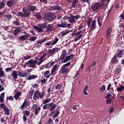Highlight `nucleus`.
I'll return each mask as SVG.
<instances>
[{"instance_id":"obj_1","label":"nucleus","mask_w":124,"mask_h":124,"mask_svg":"<svg viewBox=\"0 0 124 124\" xmlns=\"http://www.w3.org/2000/svg\"><path fill=\"white\" fill-rule=\"evenodd\" d=\"M67 51H66V49H64L62 50L60 58H58V62H60V61H62V63H65V62H69L70 60H72V59L74 58V54H71L68 56H67Z\"/></svg>"},{"instance_id":"obj_2","label":"nucleus","mask_w":124,"mask_h":124,"mask_svg":"<svg viewBox=\"0 0 124 124\" xmlns=\"http://www.w3.org/2000/svg\"><path fill=\"white\" fill-rule=\"evenodd\" d=\"M103 7V4H100V2H97L92 6V9L93 12H97L99 9H101Z\"/></svg>"},{"instance_id":"obj_3","label":"nucleus","mask_w":124,"mask_h":124,"mask_svg":"<svg viewBox=\"0 0 124 124\" xmlns=\"http://www.w3.org/2000/svg\"><path fill=\"white\" fill-rule=\"evenodd\" d=\"M37 63V60H33L32 59L30 60L27 62L25 63L24 66H29V67H31V68H36V64Z\"/></svg>"},{"instance_id":"obj_4","label":"nucleus","mask_w":124,"mask_h":124,"mask_svg":"<svg viewBox=\"0 0 124 124\" xmlns=\"http://www.w3.org/2000/svg\"><path fill=\"white\" fill-rule=\"evenodd\" d=\"M45 18L46 21L53 22V21H55L56 19V14L54 13H48L46 15Z\"/></svg>"},{"instance_id":"obj_5","label":"nucleus","mask_w":124,"mask_h":124,"mask_svg":"<svg viewBox=\"0 0 124 124\" xmlns=\"http://www.w3.org/2000/svg\"><path fill=\"white\" fill-rule=\"evenodd\" d=\"M71 24L70 23H67V22L64 21L61 22V23H59L56 25V27L59 29L62 28L63 29L70 28Z\"/></svg>"},{"instance_id":"obj_6","label":"nucleus","mask_w":124,"mask_h":124,"mask_svg":"<svg viewBox=\"0 0 124 124\" xmlns=\"http://www.w3.org/2000/svg\"><path fill=\"white\" fill-rule=\"evenodd\" d=\"M0 107L2 109H3L4 112L5 113V115H7L8 116L10 115V110L7 107V106L5 105V104L2 103L0 105Z\"/></svg>"},{"instance_id":"obj_7","label":"nucleus","mask_w":124,"mask_h":124,"mask_svg":"<svg viewBox=\"0 0 124 124\" xmlns=\"http://www.w3.org/2000/svg\"><path fill=\"white\" fill-rule=\"evenodd\" d=\"M50 112H51L48 114V117L52 116L53 120H54L55 118L59 117V115H60V110L59 109L56 110L55 113L54 110H50ZM54 114H55L54 115Z\"/></svg>"},{"instance_id":"obj_8","label":"nucleus","mask_w":124,"mask_h":124,"mask_svg":"<svg viewBox=\"0 0 124 124\" xmlns=\"http://www.w3.org/2000/svg\"><path fill=\"white\" fill-rule=\"evenodd\" d=\"M37 104H34L33 105L32 107V109L33 110V111H34V113L35 116H37V115H38L39 113V111H40V110H41V108H40V107L37 108Z\"/></svg>"},{"instance_id":"obj_9","label":"nucleus","mask_w":124,"mask_h":124,"mask_svg":"<svg viewBox=\"0 0 124 124\" xmlns=\"http://www.w3.org/2000/svg\"><path fill=\"white\" fill-rule=\"evenodd\" d=\"M62 6H60L59 5H55L54 6H50L49 7V11H52V10H53V11H60V10H62Z\"/></svg>"},{"instance_id":"obj_10","label":"nucleus","mask_w":124,"mask_h":124,"mask_svg":"<svg viewBox=\"0 0 124 124\" xmlns=\"http://www.w3.org/2000/svg\"><path fill=\"white\" fill-rule=\"evenodd\" d=\"M30 106V102L27 99H25L22 105L20 106L19 107V109L20 110H24V108H27V107H29Z\"/></svg>"},{"instance_id":"obj_11","label":"nucleus","mask_w":124,"mask_h":124,"mask_svg":"<svg viewBox=\"0 0 124 124\" xmlns=\"http://www.w3.org/2000/svg\"><path fill=\"white\" fill-rule=\"evenodd\" d=\"M22 11L23 13L24 14V16H25V18L27 17H29L31 16V11L28 8V7H23L22 9Z\"/></svg>"},{"instance_id":"obj_12","label":"nucleus","mask_w":124,"mask_h":124,"mask_svg":"<svg viewBox=\"0 0 124 124\" xmlns=\"http://www.w3.org/2000/svg\"><path fill=\"white\" fill-rule=\"evenodd\" d=\"M40 93H41V92L38 91H36L33 96V100L36 101L37 99H39V98H40Z\"/></svg>"},{"instance_id":"obj_13","label":"nucleus","mask_w":124,"mask_h":124,"mask_svg":"<svg viewBox=\"0 0 124 124\" xmlns=\"http://www.w3.org/2000/svg\"><path fill=\"white\" fill-rule=\"evenodd\" d=\"M26 34L27 35H23L20 36L19 38V41H25V40H27L28 37H30V34H28V33H26Z\"/></svg>"},{"instance_id":"obj_14","label":"nucleus","mask_w":124,"mask_h":124,"mask_svg":"<svg viewBox=\"0 0 124 124\" xmlns=\"http://www.w3.org/2000/svg\"><path fill=\"white\" fill-rule=\"evenodd\" d=\"M54 24H48L46 27V32H50V31H55V27H53Z\"/></svg>"},{"instance_id":"obj_15","label":"nucleus","mask_w":124,"mask_h":124,"mask_svg":"<svg viewBox=\"0 0 124 124\" xmlns=\"http://www.w3.org/2000/svg\"><path fill=\"white\" fill-rule=\"evenodd\" d=\"M28 8L29 9L31 12H34L35 10H37V7L36 5H28L27 6Z\"/></svg>"},{"instance_id":"obj_16","label":"nucleus","mask_w":124,"mask_h":124,"mask_svg":"<svg viewBox=\"0 0 124 124\" xmlns=\"http://www.w3.org/2000/svg\"><path fill=\"white\" fill-rule=\"evenodd\" d=\"M13 78L15 80L16 79H18V76H19V74H18V72L16 70L13 71L11 74Z\"/></svg>"},{"instance_id":"obj_17","label":"nucleus","mask_w":124,"mask_h":124,"mask_svg":"<svg viewBox=\"0 0 124 124\" xmlns=\"http://www.w3.org/2000/svg\"><path fill=\"white\" fill-rule=\"evenodd\" d=\"M54 103L53 102H51L48 104H46L44 105L43 109L44 110H47V109H50V108L53 105Z\"/></svg>"},{"instance_id":"obj_18","label":"nucleus","mask_w":124,"mask_h":124,"mask_svg":"<svg viewBox=\"0 0 124 124\" xmlns=\"http://www.w3.org/2000/svg\"><path fill=\"white\" fill-rule=\"evenodd\" d=\"M22 30L20 27H16L15 30L14 31L13 34L15 36H17L19 34V32H21Z\"/></svg>"},{"instance_id":"obj_19","label":"nucleus","mask_w":124,"mask_h":124,"mask_svg":"<svg viewBox=\"0 0 124 124\" xmlns=\"http://www.w3.org/2000/svg\"><path fill=\"white\" fill-rule=\"evenodd\" d=\"M57 50H59V47H56L54 48L49 49L48 50V53L49 54H52V55H55V53L57 52H58L59 51H57Z\"/></svg>"},{"instance_id":"obj_20","label":"nucleus","mask_w":124,"mask_h":124,"mask_svg":"<svg viewBox=\"0 0 124 124\" xmlns=\"http://www.w3.org/2000/svg\"><path fill=\"white\" fill-rule=\"evenodd\" d=\"M15 4V1L14 0H10L7 1V5L10 8H11Z\"/></svg>"},{"instance_id":"obj_21","label":"nucleus","mask_w":124,"mask_h":124,"mask_svg":"<svg viewBox=\"0 0 124 124\" xmlns=\"http://www.w3.org/2000/svg\"><path fill=\"white\" fill-rule=\"evenodd\" d=\"M6 76L4 74V71L1 67H0V78H6Z\"/></svg>"},{"instance_id":"obj_22","label":"nucleus","mask_w":124,"mask_h":124,"mask_svg":"<svg viewBox=\"0 0 124 124\" xmlns=\"http://www.w3.org/2000/svg\"><path fill=\"white\" fill-rule=\"evenodd\" d=\"M36 78H38V76L36 75H32L27 77V80H32L33 79H36Z\"/></svg>"},{"instance_id":"obj_23","label":"nucleus","mask_w":124,"mask_h":124,"mask_svg":"<svg viewBox=\"0 0 124 124\" xmlns=\"http://www.w3.org/2000/svg\"><path fill=\"white\" fill-rule=\"evenodd\" d=\"M118 59V56L117 55H114L113 57L111 60V64H114L115 63H117V60Z\"/></svg>"},{"instance_id":"obj_24","label":"nucleus","mask_w":124,"mask_h":124,"mask_svg":"<svg viewBox=\"0 0 124 124\" xmlns=\"http://www.w3.org/2000/svg\"><path fill=\"white\" fill-rule=\"evenodd\" d=\"M33 16L34 17H36L37 20H40V19H42V16H41V15H40L39 13H37V12L33 14Z\"/></svg>"},{"instance_id":"obj_25","label":"nucleus","mask_w":124,"mask_h":124,"mask_svg":"<svg viewBox=\"0 0 124 124\" xmlns=\"http://www.w3.org/2000/svg\"><path fill=\"white\" fill-rule=\"evenodd\" d=\"M111 32H112V28H111V27H109L107 30V32H106V36L107 38L110 37V35H111Z\"/></svg>"},{"instance_id":"obj_26","label":"nucleus","mask_w":124,"mask_h":124,"mask_svg":"<svg viewBox=\"0 0 124 124\" xmlns=\"http://www.w3.org/2000/svg\"><path fill=\"white\" fill-rule=\"evenodd\" d=\"M5 0H2V1H0V9H2L4 8L5 6Z\"/></svg>"},{"instance_id":"obj_27","label":"nucleus","mask_w":124,"mask_h":124,"mask_svg":"<svg viewBox=\"0 0 124 124\" xmlns=\"http://www.w3.org/2000/svg\"><path fill=\"white\" fill-rule=\"evenodd\" d=\"M95 24H96V20H93L92 22V24L91 25L92 31H94V30H95V27H96V25H95Z\"/></svg>"},{"instance_id":"obj_28","label":"nucleus","mask_w":124,"mask_h":124,"mask_svg":"<svg viewBox=\"0 0 124 124\" xmlns=\"http://www.w3.org/2000/svg\"><path fill=\"white\" fill-rule=\"evenodd\" d=\"M18 76H20V77H28V76H29V74L19 72L18 73Z\"/></svg>"},{"instance_id":"obj_29","label":"nucleus","mask_w":124,"mask_h":124,"mask_svg":"<svg viewBox=\"0 0 124 124\" xmlns=\"http://www.w3.org/2000/svg\"><path fill=\"white\" fill-rule=\"evenodd\" d=\"M4 94H5V93L3 92L1 93L0 95V102H4Z\"/></svg>"},{"instance_id":"obj_30","label":"nucleus","mask_w":124,"mask_h":124,"mask_svg":"<svg viewBox=\"0 0 124 124\" xmlns=\"http://www.w3.org/2000/svg\"><path fill=\"white\" fill-rule=\"evenodd\" d=\"M61 71L62 73H68V72H69V69H67V68L63 67H62Z\"/></svg>"},{"instance_id":"obj_31","label":"nucleus","mask_w":124,"mask_h":124,"mask_svg":"<svg viewBox=\"0 0 124 124\" xmlns=\"http://www.w3.org/2000/svg\"><path fill=\"white\" fill-rule=\"evenodd\" d=\"M78 3V0H73L72 3L71 7H72V8H76V4H77Z\"/></svg>"},{"instance_id":"obj_32","label":"nucleus","mask_w":124,"mask_h":124,"mask_svg":"<svg viewBox=\"0 0 124 124\" xmlns=\"http://www.w3.org/2000/svg\"><path fill=\"white\" fill-rule=\"evenodd\" d=\"M124 49L118 51L117 53V57L118 58H122L123 57V55H124Z\"/></svg>"},{"instance_id":"obj_33","label":"nucleus","mask_w":124,"mask_h":124,"mask_svg":"<svg viewBox=\"0 0 124 124\" xmlns=\"http://www.w3.org/2000/svg\"><path fill=\"white\" fill-rule=\"evenodd\" d=\"M68 22H69V23H74V22H75V19L73 16H72L69 17L68 18Z\"/></svg>"},{"instance_id":"obj_34","label":"nucleus","mask_w":124,"mask_h":124,"mask_svg":"<svg viewBox=\"0 0 124 124\" xmlns=\"http://www.w3.org/2000/svg\"><path fill=\"white\" fill-rule=\"evenodd\" d=\"M20 95H21V92H18L14 96V97L15 98V99H18L19 97H20Z\"/></svg>"},{"instance_id":"obj_35","label":"nucleus","mask_w":124,"mask_h":124,"mask_svg":"<svg viewBox=\"0 0 124 124\" xmlns=\"http://www.w3.org/2000/svg\"><path fill=\"white\" fill-rule=\"evenodd\" d=\"M50 73V71H46L45 72L44 74V76H45V78L46 79H49V74Z\"/></svg>"},{"instance_id":"obj_36","label":"nucleus","mask_w":124,"mask_h":124,"mask_svg":"<svg viewBox=\"0 0 124 124\" xmlns=\"http://www.w3.org/2000/svg\"><path fill=\"white\" fill-rule=\"evenodd\" d=\"M124 90V85H120V87L117 88V92H118V93H120Z\"/></svg>"},{"instance_id":"obj_37","label":"nucleus","mask_w":124,"mask_h":124,"mask_svg":"<svg viewBox=\"0 0 124 124\" xmlns=\"http://www.w3.org/2000/svg\"><path fill=\"white\" fill-rule=\"evenodd\" d=\"M45 95H46V93L43 91V90L42 92V93H40V99H43V98H44V96H45Z\"/></svg>"},{"instance_id":"obj_38","label":"nucleus","mask_w":124,"mask_h":124,"mask_svg":"<svg viewBox=\"0 0 124 124\" xmlns=\"http://www.w3.org/2000/svg\"><path fill=\"white\" fill-rule=\"evenodd\" d=\"M18 17H22L23 18H26V16H25V14L24 13L21 12H19L17 14Z\"/></svg>"},{"instance_id":"obj_39","label":"nucleus","mask_w":124,"mask_h":124,"mask_svg":"<svg viewBox=\"0 0 124 124\" xmlns=\"http://www.w3.org/2000/svg\"><path fill=\"white\" fill-rule=\"evenodd\" d=\"M47 23H41L40 24V28H42V29H47Z\"/></svg>"},{"instance_id":"obj_40","label":"nucleus","mask_w":124,"mask_h":124,"mask_svg":"<svg viewBox=\"0 0 124 124\" xmlns=\"http://www.w3.org/2000/svg\"><path fill=\"white\" fill-rule=\"evenodd\" d=\"M106 87H105V85H103L101 88L99 89V91L101 93H103V92H105V89Z\"/></svg>"},{"instance_id":"obj_41","label":"nucleus","mask_w":124,"mask_h":124,"mask_svg":"<svg viewBox=\"0 0 124 124\" xmlns=\"http://www.w3.org/2000/svg\"><path fill=\"white\" fill-rule=\"evenodd\" d=\"M51 101V99L50 98H46L45 100H43V104H47V103H49Z\"/></svg>"},{"instance_id":"obj_42","label":"nucleus","mask_w":124,"mask_h":124,"mask_svg":"<svg viewBox=\"0 0 124 124\" xmlns=\"http://www.w3.org/2000/svg\"><path fill=\"white\" fill-rule=\"evenodd\" d=\"M83 37L82 35H79L77 38L75 39V42H77L78 40H80Z\"/></svg>"},{"instance_id":"obj_43","label":"nucleus","mask_w":124,"mask_h":124,"mask_svg":"<svg viewBox=\"0 0 124 124\" xmlns=\"http://www.w3.org/2000/svg\"><path fill=\"white\" fill-rule=\"evenodd\" d=\"M70 32V31H67L65 32V31H62L61 32V34H62V36H64V35H66L67 33H69Z\"/></svg>"},{"instance_id":"obj_44","label":"nucleus","mask_w":124,"mask_h":124,"mask_svg":"<svg viewBox=\"0 0 124 124\" xmlns=\"http://www.w3.org/2000/svg\"><path fill=\"white\" fill-rule=\"evenodd\" d=\"M24 116H26L27 117H29L30 115L31 114V112L29 110H25L24 112Z\"/></svg>"},{"instance_id":"obj_45","label":"nucleus","mask_w":124,"mask_h":124,"mask_svg":"<svg viewBox=\"0 0 124 124\" xmlns=\"http://www.w3.org/2000/svg\"><path fill=\"white\" fill-rule=\"evenodd\" d=\"M122 72V69L121 68H116L115 72L116 74H120V73Z\"/></svg>"},{"instance_id":"obj_46","label":"nucleus","mask_w":124,"mask_h":124,"mask_svg":"<svg viewBox=\"0 0 124 124\" xmlns=\"http://www.w3.org/2000/svg\"><path fill=\"white\" fill-rule=\"evenodd\" d=\"M56 104L52 105L49 108V111H54L56 109Z\"/></svg>"},{"instance_id":"obj_47","label":"nucleus","mask_w":124,"mask_h":124,"mask_svg":"<svg viewBox=\"0 0 124 124\" xmlns=\"http://www.w3.org/2000/svg\"><path fill=\"white\" fill-rule=\"evenodd\" d=\"M56 90H58V91H60L61 89H62V85L61 84H57L55 86Z\"/></svg>"},{"instance_id":"obj_48","label":"nucleus","mask_w":124,"mask_h":124,"mask_svg":"<svg viewBox=\"0 0 124 124\" xmlns=\"http://www.w3.org/2000/svg\"><path fill=\"white\" fill-rule=\"evenodd\" d=\"M20 21L19 20H16L13 21V24H15V26H19L20 25Z\"/></svg>"},{"instance_id":"obj_49","label":"nucleus","mask_w":124,"mask_h":124,"mask_svg":"<svg viewBox=\"0 0 124 124\" xmlns=\"http://www.w3.org/2000/svg\"><path fill=\"white\" fill-rule=\"evenodd\" d=\"M58 41H59V38L55 37L54 42L52 43V45H55V44H57Z\"/></svg>"},{"instance_id":"obj_50","label":"nucleus","mask_w":124,"mask_h":124,"mask_svg":"<svg viewBox=\"0 0 124 124\" xmlns=\"http://www.w3.org/2000/svg\"><path fill=\"white\" fill-rule=\"evenodd\" d=\"M37 37H34V36H32L31 38L29 39V41H35L36 40V39Z\"/></svg>"},{"instance_id":"obj_51","label":"nucleus","mask_w":124,"mask_h":124,"mask_svg":"<svg viewBox=\"0 0 124 124\" xmlns=\"http://www.w3.org/2000/svg\"><path fill=\"white\" fill-rule=\"evenodd\" d=\"M92 21H93V19H92V17H88V20L86 21L87 24H91L92 23Z\"/></svg>"},{"instance_id":"obj_52","label":"nucleus","mask_w":124,"mask_h":124,"mask_svg":"<svg viewBox=\"0 0 124 124\" xmlns=\"http://www.w3.org/2000/svg\"><path fill=\"white\" fill-rule=\"evenodd\" d=\"M5 17H6V18L9 19V20H11V19H12L13 16H12V15L10 14H7L5 15Z\"/></svg>"},{"instance_id":"obj_53","label":"nucleus","mask_w":124,"mask_h":124,"mask_svg":"<svg viewBox=\"0 0 124 124\" xmlns=\"http://www.w3.org/2000/svg\"><path fill=\"white\" fill-rule=\"evenodd\" d=\"M7 100H11V101H13L14 100V98L12 96H10L6 97Z\"/></svg>"},{"instance_id":"obj_54","label":"nucleus","mask_w":124,"mask_h":124,"mask_svg":"<svg viewBox=\"0 0 124 124\" xmlns=\"http://www.w3.org/2000/svg\"><path fill=\"white\" fill-rule=\"evenodd\" d=\"M5 71H6V72H9V71H12V68L11 67L6 68L5 69Z\"/></svg>"},{"instance_id":"obj_55","label":"nucleus","mask_w":124,"mask_h":124,"mask_svg":"<svg viewBox=\"0 0 124 124\" xmlns=\"http://www.w3.org/2000/svg\"><path fill=\"white\" fill-rule=\"evenodd\" d=\"M46 53H44L40 58L39 60H42V61H43V60H44V59L45 58V57H46Z\"/></svg>"},{"instance_id":"obj_56","label":"nucleus","mask_w":124,"mask_h":124,"mask_svg":"<svg viewBox=\"0 0 124 124\" xmlns=\"http://www.w3.org/2000/svg\"><path fill=\"white\" fill-rule=\"evenodd\" d=\"M110 0H101V2L102 4H104V2L106 1V2L108 3V4L110 2Z\"/></svg>"},{"instance_id":"obj_57","label":"nucleus","mask_w":124,"mask_h":124,"mask_svg":"<svg viewBox=\"0 0 124 124\" xmlns=\"http://www.w3.org/2000/svg\"><path fill=\"white\" fill-rule=\"evenodd\" d=\"M81 2L85 3V2H87V3H88V4H91V2H90V0H81Z\"/></svg>"},{"instance_id":"obj_58","label":"nucleus","mask_w":124,"mask_h":124,"mask_svg":"<svg viewBox=\"0 0 124 124\" xmlns=\"http://www.w3.org/2000/svg\"><path fill=\"white\" fill-rule=\"evenodd\" d=\"M71 62H69L66 63H65V64H64L63 66H62V67H66V66H69V65L70 64H71Z\"/></svg>"},{"instance_id":"obj_59","label":"nucleus","mask_w":124,"mask_h":124,"mask_svg":"<svg viewBox=\"0 0 124 124\" xmlns=\"http://www.w3.org/2000/svg\"><path fill=\"white\" fill-rule=\"evenodd\" d=\"M74 16V18L75 19H80L81 18V16L80 15H77V16Z\"/></svg>"},{"instance_id":"obj_60","label":"nucleus","mask_w":124,"mask_h":124,"mask_svg":"<svg viewBox=\"0 0 124 124\" xmlns=\"http://www.w3.org/2000/svg\"><path fill=\"white\" fill-rule=\"evenodd\" d=\"M112 102V100L111 98H108L107 100V104H111V102Z\"/></svg>"},{"instance_id":"obj_61","label":"nucleus","mask_w":124,"mask_h":124,"mask_svg":"<svg viewBox=\"0 0 124 124\" xmlns=\"http://www.w3.org/2000/svg\"><path fill=\"white\" fill-rule=\"evenodd\" d=\"M27 116L24 115L23 116V120L24 123H26V122H27Z\"/></svg>"},{"instance_id":"obj_62","label":"nucleus","mask_w":124,"mask_h":124,"mask_svg":"<svg viewBox=\"0 0 124 124\" xmlns=\"http://www.w3.org/2000/svg\"><path fill=\"white\" fill-rule=\"evenodd\" d=\"M110 96H111V93H108L107 94V95H106L105 98H106V99L110 98L109 97H110Z\"/></svg>"},{"instance_id":"obj_63","label":"nucleus","mask_w":124,"mask_h":124,"mask_svg":"<svg viewBox=\"0 0 124 124\" xmlns=\"http://www.w3.org/2000/svg\"><path fill=\"white\" fill-rule=\"evenodd\" d=\"M48 124H52L53 123V119L52 118H49L47 121Z\"/></svg>"},{"instance_id":"obj_64","label":"nucleus","mask_w":124,"mask_h":124,"mask_svg":"<svg viewBox=\"0 0 124 124\" xmlns=\"http://www.w3.org/2000/svg\"><path fill=\"white\" fill-rule=\"evenodd\" d=\"M38 32H43V29L39 27L38 29Z\"/></svg>"}]
</instances>
